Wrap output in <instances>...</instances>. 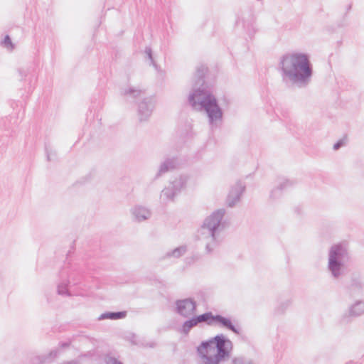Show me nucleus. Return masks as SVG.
I'll return each instance as SVG.
<instances>
[{"label": "nucleus", "instance_id": "nucleus-1", "mask_svg": "<svg viewBox=\"0 0 364 364\" xmlns=\"http://www.w3.org/2000/svg\"><path fill=\"white\" fill-rule=\"evenodd\" d=\"M208 67L200 64L196 67L193 77V90L188 97V102L193 109L204 112L210 126L213 128L223 121V112L215 96L207 90L205 77Z\"/></svg>", "mask_w": 364, "mask_h": 364}, {"label": "nucleus", "instance_id": "nucleus-2", "mask_svg": "<svg viewBox=\"0 0 364 364\" xmlns=\"http://www.w3.org/2000/svg\"><path fill=\"white\" fill-rule=\"evenodd\" d=\"M282 82L288 87L305 88L311 82L313 65L309 55L304 53L283 55L278 65Z\"/></svg>", "mask_w": 364, "mask_h": 364}, {"label": "nucleus", "instance_id": "nucleus-3", "mask_svg": "<svg viewBox=\"0 0 364 364\" xmlns=\"http://www.w3.org/2000/svg\"><path fill=\"white\" fill-rule=\"evenodd\" d=\"M225 213L224 208L216 210L204 220L199 230V240L204 245L207 254L212 253L223 240L222 232L225 228V222H223Z\"/></svg>", "mask_w": 364, "mask_h": 364}, {"label": "nucleus", "instance_id": "nucleus-4", "mask_svg": "<svg viewBox=\"0 0 364 364\" xmlns=\"http://www.w3.org/2000/svg\"><path fill=\"white\" fill-rule=\"evenodd\" d=\"M232 343L223 334L204 341L197 347V353L203 359V364H220L230 357Z\"/></svg>", "mask_w": 364, "mask_h": 364}, {"label": "nucleus", "instance_id": "nucleus-5", "mask_svg": "<svg viewBox=\"0 0 364 364\" xmlns=\"http://www.w3.org/2000/svg\"><path fill=\"white\" fill-rule=\"evenodd\" d=\"M348 260L349 254L344 245L338 243L331 247L327 267L333 279H338L344 274L346 264Z\"/></svg>", "mask_w": 364, "mask_h": 364}, {"label": "nucleus", "instance_id": "nucleus-6", "mask_svg": "<svg viewBox=\"0 0 364 364\" xmlns=\"http://www.w3.org/2000/svg\"><path fill=\"white\" fill-rule=\"evenodd\" d=\"M60 281L57 286V292L59 295L71 296L68 289L70 285L75 286L80 283L82 279V272L76 269L64 267L60 273Z\"/></svg>", "mask_w": 364, "mask_h": 364}, {"label": "nucleus", "instance_id": "nucleus-7", "mask_svg": "<svg viewBox=\"0 0 364 364\" xmlns=\"http://www.w3.org/2000/svg\"><path fill=\"white\" fill-rule=\"evenodd\" d=\"M188 177L180 176L171 181L168 186L166 187L162 191L161 197L166 201L173 200L174 197L181 193V190L186 186Z\"/></svg>", "mask_w": 364, "mask_h": 364}, {"label": "nucleus", "instance_id": "nucleus-8", "mask_svg": "<svg viewBox=\"0 0 364 364\" xmlns=\"http://www.w3.org/2000/svg\"><path fill=\"white\" fill-rule=\"evenodd\" d=\"M346 293L350 296H360L364 289V282L361 274L358 272H353L350 274L348 280L343 283Z\"/></svg>", "mask_w": 364, "mask_h": 364}, {"label": "nucleus", "instance_id": "nucleus-9", "mask_svg": "<svg viewBox=\"0 0 364 364\" xmlns=\"http://www.w3.org/2000/svg\"><path fill=\"white\" fill-rule=\"evenodd\" d=\"M363 314H364V301L358 300L350 305L348 310L342 314L338 322L341 325H347L350 323L355 318Z\"/></svg>", "mask_w": 364, "mask_h": 364}, {"label": "nucleus", "instance_id": "nucleus-10", "mask_svg": "<svg viewBox=\"0 0 364 364\" xmlns=\"http://www.w3.org/2000/svg\"><path fill=\"white\" fill-rule=\"evenodd\" d=\"M176 312L184 318L194 315L197 310V304L192 298L178 299L175 302Z\"/></svg>", "mask_w": 364, "mask_h": 364}, {"label": "nucleus", "instance_id": "nucleus-11", "mask_svg": "<svg viewBox=\"0 0 364 364\" xmlns=\"http://www.w3.org/2000/svg\"><path fill=\"white\" fill-rule=\"evenodd\" d=\"M154 101L152 97H145L138 105V116L140 122L148 120L154 108Z\"/></svg>", "mask_w": 364, "mask_h": 364}, {"label": "nucleus", "instance_id": "nucleus-12", "mask_svg": "<svg viewBox=\"0 0 364 364\" xmlns=\"http://www.w3.org/2000/svg\"><path fill=\"white\" fill-rule=\"evenodd\" d=\"M214 326L226 328L231 331L236 335H240L241 333V328L237 323L235 324L230 318L223 316L220 314L215 315Z\"/></svg>", "mask_w": 364, "mask_h": 364}, {"label": "nucleus", "instance_id": "nucleus-13", "mask_svg": "<svg viewBox=\"0 0 364 364\" xmlns=\"http://www.w3.org/2000/svg\"><path fill=\"white\" fill-rule=\"evenodd\" d=\"M245 191V186L240 181H237L235 185L232 187L228 195L226 202L228 207H234L235 204L240 200V198Z\"/></svg>", "mask_w": 364, "mask_h": 364}, {"label": "nucleus", "instance_id": "nucleus-14", "mask_svg": "<svg viewBox=\"0 0 364 364\" xmlns=\"http://www.w3.org/2000/svg\"><path fill=\"white\" fill-rule=\"evenodd\" d=\"M178 159L176 157L166 158L159 166V170L156 173L154 180L159 178L165 173L176 168Z\"/></svg>", "mask_w": 364, "mask_h": 364}, {"label": "nucleus", "instance_id": "nucleus-15", "mask_svg": "<svg viewBox=\"0 0 364 364\" xmlns=\"http://www.w3.org/2000/svg\"><path fill=\"white\" fill-rule=\"evenodd\" d=\"M58 354V350L54 349L47 354L35 355L31 359V364H47L51 363Z\"/></svg>", "mask_w": 364, "mask_h": 364}, {"label": "nucleus", "instance_id": "nucleus-16", "mask_svg": "<svg viewBox=\"0 0 364 364\" xmlns=\"http://www.w3.org/2000/svg\"><path fill=\"white\" fill-rule=\"evenodd\" d=\"M294 181H290L289 179H283L280 181L275 188H274L270 193V198L275 199L278 198L281 196L282 192L283 191H286L289 188L292 187L294 185Z\"/></svg>", "mask_w": 364, "mask_h": 364}, {"label": "nucleus", "instance_id": "nucleus-17", "mask_svg": "<svg viewBox=\"0 0 364 364\" xmlns=\"http://www.w3.org/2000/svg\"><path fill=\"white\" fill-rule=\"evenodd\" d=\"M132 213L135 220L137 222L146 220L151 215L150 210L141 205H136L132 209Z\"/></svg>", "mask_w": 364, "mask_h": 364}, {"label": "nucleus", "instance_id": "nucleus-18", "mask_svg": "<svg viewBox=\"0 0 364 364\" xmlns=\"http://www.w3.org/2000/svg\"><path fill=\"white\" fill-rule=\"evenodd\" d=\"M127 315V311H106L102 313L99 317L98 321H102L105 319H110V320H119L124 318Z\"/></svg>", "mask_w": 364, "mask_h": 364}, {"label": "nucleus", "instance_id": "nucleus-19", "mask_svg": "<svg viewBox=\"0 0 364 364\" xmlns=\"http://www.w3.org/2000/svg\"><path fill=\"white\" fill-rule=\"evenodd\" d=\"M194 316L198 324L204 322L208 326H214L215 315L211 311H207L200 315H194Z\"/></svg>", "mask_w": 364, "mask_h": 364}, {"label": "nucleus", "instance_id": "nucleus-20", "mask_svg": "<svg viewBox=\"0 0 364 364\" xmlns=\"http://www.w3.org/2000/svg\"><path fill=\"white\" fill-rule=\"evenodd\" d=\"M186 321L183 322L182 324L180 332L184 335H188L190 332V331L195 326H198V323L196 320V318L194 315L191 316V317L188 318Z\"/></svg>", "mask_w": 364, "mask_h": 364}, {"label": "nucleus", "instance_id": "nucleus-21", "mask_svg": "<svg viewBox=\"0 0 364 364\" xmlns=\"http://www.w3.org/2000/svg\"><path fill=\"white\" fill-rule=\"evenodd\" d=\"M187 252V246L186 245H181L180 247H178L175 248L174 250L171 251H168L166 253L165 257L167 258L169 257H174V258H180L181 256H183L186 252Z\"/></svg>", "mask_w": 364, "mask_h": 364}, {"label": "nucleus", "instance_id": "nucleus-22", "mask_svg": "<svg viewBox=\"0 0 364 364\" xmlns=\"http://www.w3.org/2000/svg\"><path fill=\"white\" fill-rule=\"evenodd\" d=\"M141 93V90L134 88V87H129L128 89H124L121 91L122 95L127 96L135 99L139 97Z\"/></svg>", "mask_w": 364, "mask_h": 364}, {"label": "nucleus", "instance_id": "nucleus-23", "mask_svg": "<svg viewBox=\"0 0 364 364\" xmlns=\"http://www.w3.org/2000/svg\"><path fill=\"white\" fill-rule=\"evenodd\" d=\"M1 46L9 50H13L15 45L12 43L11 38L9 35H6L4 39L1 41Z\"/></svg>", "mask_w": 364, "mask_h": 364}, {"label": "nucleus", "instance_id": "nucleus-24", "mask_svg": "<svg viewBox=\"0 0 364 364\" xmlns=\"http://www.w3.org/2000/svg\"><path fill=\"white\" fill-rule=\"evenodd\" d=\"M291 304V301L290 299H287L284 301L281 302L275 309L276 313L278 314H284L290 306Z\"/></svg>", "mask_w": 364, "mask_h": 364}, {"label": "nucleus", "instance_id": "nucleus-25", "mask_svg": "<svg viewBox=\"0 0 364 364\" xmlns=\"http://www.w3.org/2000/svg\"><path fill=\"white\" fill-rule=\"evenodd\" d=\"M231 364H255L253 360L244 356L235 357L232 358Z\"/></svg>", "mask_w": 364, "mask_h": 364}, {"label": "nucleus", "instance_id": "nucleus-26", "mask_svg": "<svg viewBox=\"0 0 364 364\" xmlns=\"http://www.w3.org/2000/svg\"><path fill=\"white\" fill-rule=\"evenodd\" d=\"M145 53H146L148 59L150 60V65H153L156 69H157L158 65L154 59L152 49L151 48V47L145 48Z\"/></svg>", "mask_w": 364, "mask_h": 364}, {"label": "nucleus", "instance_id": "nucleus-27", "mask_svg": "<svg viewBox=\"0 0 364 364\" xmlns=\"http://www.w3.org/2000/svg\"><path fill=\"white\" fill-rule=\"evenodd\" d=\"M347 141H348V139H347L346 136H345L342 139H339L337 142H336L333 144V150L337 151L339 149H341V147L346 146L347 144Z\"/></svg>", "mask_w": 364, "mask_h": 364}, {"label": "nucleus", "instance_id": "nucleus-28", "mask_svg": "<svg viewBox=\"0 0 364 364\" xmlns=\"http://www.w3.org/2000/svg\"><path fill=\"white\" fill-rule=\"evenodd\" d=\"M105 364H123L121 361L118 360L116 358L107 354L104 358Z\"/></svg>", "mask_w": 364, "mask_h": 364}, {"label": "nucleus", "instance_id": "nucleus-29", "mask_svg": "<svg viewBox=\"0 0 364 364\" xmlns=\"http://www.w3.org/2000/svg\"><path fill=\"white\" fill-rule=\"evenodd\" d=\"M137 336L135 333H131L129 340L134 345H139V343L136 340Z\"/></svg>", "mask_w": 364, "mask_h": 364}, {"label": "nucleus", "instance_id": "nucleus-30", "mask_svg": "<svg viewBox=\"0 0 364 364\" xmlns=\"http://www.w3.org/2000/svg\"><path fill=\"white\" fill-rule=\"evenodd\" d=\"M70 345V342H60L59 346L62 348H66L69 347Z\"/></svg>", "mask_w": 364, "mask_h": 364}, {"label": "nucleus", "instance_id": "nucleus-31", "mask_svg": "<svg viewBox=\"0 0 364 364\" xmlns=\"http://www.w3.org/2000/svg\"><path fill=\"white\" fill-rule=\"evenodd\" d=\"M46 153L47 156V160L48 161H51V153L50 152L48 147L46 146Z\"/></svg>", "mask_w": 364, "mask_h": 364}, {"label": "nucleus", "instance_id": "nucleus-32", "mask_svg": "<svg viewBox=\"0 0 364 364\" xmlns=\"http://www.w3.org/2000/svg\"><path fill=\"white\" fill-rule=\"evenodd\" d=\"M141 345L145 347L154 348V347H156V343L155 342H151V343H148L146 344H141Z\"/></svg>", "mask_w": 364, "mask_h": 364}, {"label": "nucleus", "instance_id": "nucleus-33", "mask_svg": "<svg viewBox=\"0 0 364 364\" xmlns=\"http://www.w3.org/2000/svg\"><path fill=\"white\" fill-rule=\"evenodd\" d=\"M18 72L22 78L27 75V71H26L23 69H19Z\"/></svg>", "mask_w": 364, "mask_h": 364}, {"label": "nucleus", "instance_id": "nucleus-34", "mask_svg": "<svg viewBox=\"0 0 364 364\" xmlns=\"http://www.w3.org/2000/svg\"><path fill=\"white\" fill-rule=\"evenodd\" d=\"M351 7H352L351 4L348 5V6L346 8L347 12H348L351 9Z\"/></svg>", "mask_w": 364, "mask_h": 364}, {"label": "nucleus", "instance_id": "nucleus-35", "mask_svg": "<svg viewBox=\"0 0 364 364\" xmlns=\"http://www.w3.org/2000/svg\"><path fill=\"white\" fill-rule=\"evenodd\" d=\"M188 259L189 258H186V260H187V262L189 263L190 262H188Z\"/></svg>", "mask_w": 364, "mask_h": 364}]
</instances>
